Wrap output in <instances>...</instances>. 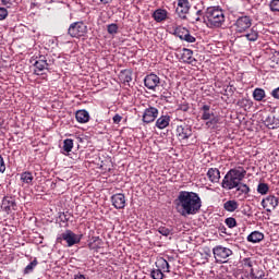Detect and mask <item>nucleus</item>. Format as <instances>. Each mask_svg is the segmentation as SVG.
I'll list each match as a JSON object with an SVG mask.
<instances>
[{
  "label": "nucleus",
  "instance_id": "3",
  "mask_svg": "<svg viewBox=\"0 0 279 279\" xmlns=\"http://www.w3.org/2000/svg\"><path fill=\"white\" fill-rule=\"evenodd\" d=\"M206 19L209 27H221L226 23V15L219 7H209L206 11Z\"/></svg>",
  "mask_w": 279,
  "mask_h": 279
},
{
  "label": "nucleus",
  "instance_id": "61",
  "mask_svg": "<svg viewBox=\"0 0 279 279\" xmlns=\"http://www.w3.org/2000/svg\"><path fill=\"white\" fill-rule=\"evenodd\" d=\"M65 141H71V138H66Z\"/></svg>",
  "mask_w": 279,
  "mask_h": 279
},
{
  "label": "nucleus",
  "instance_id": "50",
  "mask_svg": "<svg viewBox=\"0 0 279 279\" xmlns=\"http://www.w3.org/2000/svg\"><path fill=\"white\" fill-rule=\"evenodd\" d=\"M203 15H204V11L198 10L196 12V17L194 19V21H192V23H199V21H202V17H199V16H203Z\"/></svg>",
  "mask_w": 279,
  "mask_h": 279
},
{
  "label": "nucleus",
  "instance_id": "37",
  "mask_svg": "<svg viewBox=\"0 0 279 279\" xmlns=\"http://www.w3.org/2000/svg\"><path fill=\"white\" fill-rule=\"evenodd\" d=\"M107 32L108 34H110L111 36H114V34H118L119 33V25L112 23V24H109L107 26Z\"/></svg>",
  "mask_w": 279,
  "mask_h": 279
},
{
  "label": "nucleus",
  "instance_id": "48",
  "mask_svg": "<svg viewBox=\"0 0 279 279\" xmlns=\"http://www.w3.org/2000/svg\"><path fill=\"white\" fill-rule=\"evenodd\" d=\"M123 77H124V82H126L128 84H130V82H132V72L130 71H124L122 73Z\"/></svg>",
  "mask_w": 279,
  "mask_h": 279
},
{
  "label": "nucleus",
  "instance_id": "1",
  "mask_svg": "<svg viewBox=\"0 0 279 279\" xmlns=\"http://www.w3.org/2000/svg\"><path fill=\"white\" fill-rule=\"evenodd\" d=\"M174 205L181 217H191L202 209V198L195 192L181 191L174 199Z\"/></svg>",
  "mask_w": 279,
  "mask_h": 279
},
{
  "label": "nucleus",
  "instance_id": "10",
  "mask_svg": "<svg viewBox=\"0 0 279 279\" xmlns=\"http://www.w3.org/2000/svg\"><path fill=\"white\" fill-rule=\"evenodd\" d=\"M1 209L3 213H7V215H10L12 210H16V198L13 196H4L2 198Z\"/></svg>",
  "mask_w": 279,
  "mask_h": 279
},
{
  "label": "nucleus",
  "instance_id": "45",
  "mask_svg": "<svg viewBox=\"0 0 279 279\" xmlns=\"http://www.w3.org/2000/svg\"><path fill=\"white\" fill-rule=\"evenodd\" d=\"M225 93L227 95H234V93H236V87H234V85H232V84H229L227 86V88L225 89Z\"/></svg>",
  "mask_w": 279,
  "mask_h": 279
},
{
  "label": "nucleus",
  "instance_id": "2",
  "mask_svg": "<svg viewBox=\"0 0 279 279\" xmlns=\"http://www.w3.org/2000/svg\"><path fill=\"white\" fill-rule=\"evenodd\" d=\"M201 120L206 121L205 125L208 130H217L221 125V116L216 114L210 105H203L199 108Z\"/></svg>",
  "mask_w": 279,
  "mask_h": 279
},
{
  "label": "nucleus",
  "instance_id": "18",
  "mask_svg": "<svg viewBox=\"0 0 279 279\" xmlns=\"http://www.w3.org/2000/svg\"><path fill=\"white\" fill-rule=\"evenodd\" d=\"M170 123H171V116L163 114L157 119L155 125L156 128H158V130H165V128H169Z\"/></svg>",
  "mask_w": 279,
  "mask_h": 279
},
{
  "label": "nucleus",
  "instance_id": "16",
  "mask_svg": "<svg viewBox=\"0 0 279 279\" xmlns=\"http://www.w3.org/2000/svg\"><path fill=\"white\" fill-rule=\"evenodd\" d=\"M229 173L234 178L235 182L241 184L247 175V171L243 167H238L229 170Z\"/></svg>",
  "mask_w": 279,
  "mask_h": 279
},
{
  "label": "nucleus",
  "instance_id": "23",
  "mask_svg": "<svg viewBox=\"0 0 279 279\" xmlns=\"http://www.w3.org/2000/svg\"><path fill=\"white\" fill-rule=\"evenodd\" d=\"M263 239H265V234L263 232L253 231L247 235L246 241H248V243H260Z\"/></svg>",
  "mask_w": 279,
  "mask_h": 279
},
{
  "label": "nucleus",
  "instance_id": "22",
  "mask_svg": "<svg viewBox=\"0 0 279 279\" xmlns=\"http://www.w3.org/2000/svg\"><path fill=\"white\" fill-rule=\"evenodd\" d=\"M168 14H169V12H167V10L157 9L153 13V19H154V21H156V23H162V21H167Z\"/></svg>",
  "mask_w": 279,
  "mask_h": 279
},
{
  "label": "nucleus",
  "instance_id": "27",
  "mask_svg": "<svg viewBox=\"0 0 279 279\" xmlns=\"http://www.w3.org/2000/svg\"><path fill=\"white\" fill-rule=\"evenodd\" d=\"M245 38L250 41V43H256V40H258L259 38V33H258V29H256V27H252L250 29L248 33H246L245 35Z\"/></svg>",
  "mask_w": 279,
  "mask_h": 279
},
{
  "label": "nucleus",
  "instance_id": "19",
  "mask_svg": "<svg viewBox=\"0 0 279 279\" xmlns=\"http://www.w3.org/2000/svg\"><path fill=\"white\" fill-rule=\"evenodd\" d=\"M207 178L214 184H217L221 180V172L217 168H209L207 171Z\"/></svg>",
  "mask_w": 279,
  "mask_h": 279
},
{
  "label": "nucleus",
  "instance_id": "30",
  "mask_svg": "<svg viewBox=\"0 0 279 279\" xmlns=\"http://www.w3.org/2000/svg\"><path fill=\"white\" fill-rule=\"evenodd\" d=\"M21 180L24 184H32V182H34V174L29 171H25L21 174Z\"/></svg>",
  "mask_w": 279,
  "mask_h": 279
},
{
  "label": "nucleus",
  "instance_id": "38",
  "mask_svg": "<svg viewBox=\"0 0 279 279\" xmlns=\"http://www.w3.org/2000/svg\"><path fill=\"white\" fill-rule=\"evenodd\" d=\"M270 12H279V0H271L269 2Z\"/></svg>",
  "mask_w": 279,
  "mask_h": 279
},
{
  "label": "nucleus",
  "instance_id": "56",
  "mask_svg": "<svg viewBox=\"0 0 279 279\" xmlns=\"http://www.w3.org/2000/svg\"><path fill=\"white\" fill-rule=\"evenodd\" d=\"M74 279H86V277L82 274L74 275Z\"/></svg>",
  "mask_w": 279,
  "mask_h": 279
},
{
  "label": "nucleus",
  "instance_id": "35",
  "mask_svg": "<svg viewBox=\"0 0 279 279\" xmlns=\"http://www.w3.org/2000/svg\"><path fill=\"white\" fill-rule=\"evenodd\" d=\"M271 69H278L279 66V52H275L270 58Z\"/></svg>",
  "mask_w": 279,
  "mask_h": 279
},
{
  "label": "nucleus",
  "instance_id": "57",
  "mask_svg": "<svg viewBox=\"0 0 279 279\" xmlns=\"http://www.w3.org/2000/svg\"><path fill=\"white\" fill-rule=\"evenodd\" d=\"M0 129H5V121L3 119H0Z\"/></svg>",
  "mask_w": 279,
  "mask_h": 279
},
{
  "label": "nucleus",
  "instance_id": "20",
  "mask_svg": "<svg viewBox=\"0 0 279 279\" xmlns=\"http://www.w3.org/2000/svg\"><path fill=\"white\" fill-rule=\"evenodd\" d=\"M75 119L77 123H88L90 121V114L86 109H81L75 112Z\"/></svg>",
  "mask_w": 279,
  "mask_h": 279
},
{
  "label": "nucleus",
  "instance_id": "59",
  "mask_svg": "<svg viewBox=\"0 0 279 279\" xmlns=\"http://www.w3.org/2000/svg\"><path fill=\"white\" fill-rule=\"evenodd\" d=\"M221 232H223V234H226V227H221Z\"/></svg>",
  "mask_w": 279,
  "mask_h": 279
},
{
  "label": "nucleus",
  "instance_id": "13",
  "mask_svg": "<svg viewBox=\"0 0 279 279\" xmlns=\"http://www.w3.org/2000/svg\"><path fill=\"white\" fill-rule=\"evenodd\" d=\"M263 208H266L267 213H271V210H276L278 208V197L274 195H269L262 201Z\"/></svg>",
  "mask_w": 279,
  "mask_h": 279
},
{
  "label": "nucleus",
  "instance_id": "33",
  "mask_svg": "<svg viewBox=\"0 0 279 279\" xmlns=\"http://www.w3.org/2000/svg\"><path fill=\"white\" fill-rule=\"evenodd\" d=\"M186 33H189V29L186 27H177L174 29V35L180 38V40H183L184 36H186Z\"/></svg>",
  "mask_w": 279,
  "mask_h": 279
},
{
  "label": "nucleus",
  "instance_id": "43",
  "mask_svg": "<svg viewBox=\"0 0 279 279\" xmlns=\"http://www.w3.org/2000/svg\"><path fill=\"white\" fill-rule=\"evenodd\" d=\"M0 1H1V5H3L4 8H12V5L16 3V0H0Z\"/></svg>",
  "mask_w": 279,
  "mask_h": 279
},
{
  "label": "nucleus",
  "instance_id": "31",
  "mask_svg": "<svg viewBox=\"0 0 279 279\" xmlns=\"http://www.w3.org/2000/svg\"><path fill=\"white\" fill-rule=\"evenodd\" d=\"M157 232H159V234H161L162 236H169V235L173 234V228L160 226L157 229Z\"/></svg>",
  "mask_w": 279,
  "mask_h": 279
},
{
  "label": "nucleus",
  "instance_id": "17",
  "mask_svg": "<svg viewBox=\"0 0 279 279\" xmlns=\"http://www.w3.org/2000/svg\"><path fill=\"white\" fill-rule=\"evenodd\" d=\"M111 204L117 208V210L125 208V195L121 193L113 194L111 196Z\"/></svg>",
  "mask_w": 279,
  "mask_h": 279
},
{
  "label": "nucleus",
  "instance_id": "7",
  "mask_svg": "<svg viewBox=\"0 0 279 279\" xmlns=\"http://www.w3.org/2000/svg\"><path fill=\"white\" fill-rule=\"evenodd\" d=\"M213 254L216 263H228L227 259L229 256H232V250L222 245H217L213 248Z\"/></svg>",
  "mask_w": 279,
  "mask_h": 279
},
{
  "label": "nucleus",
  "instance_id": "24",
  "mask_svg": "<svg viewBox=\"0 0 279 279\" xmlns=\"http://www.w3.org/2000/svg\"><path fill=\"white\" fill-rule=\"evenodd\" d=\"M181 60L187 64H193L195 62V58H193V50L183 48Z\"/></svg>",
  "mask_w": 279,
  "mask_h": 279
},
{
  "label": "nucleus",
  "instance_id": "51",
  "mask_svg": "<svg viewBox=\"0 0 279 279\" xmlns=\"http://www.w3.org/2000/svg\"><path fill=\"white\" fill-rule=\"evenodd\" d=\"M243 265H244V267H248L250 269H252V267H254V263L252 262L251 258H244Z\"/></svg>",
  "mask_w": 279,
  "mask_h": 279
},
{
  "label": "nucleus",
  "instance_id": "25",
  "mask_svg": "<svg viewBox=\"0 0 279 279\" xmlns=\"http://www.w3.org/2000/svg\"><path fill=\"white\" fill-rule=\"evenodd\" d=\"M223 209L227 210V213H234L239 209V202L235 199L227 201L223 203Z\"/></svg>",
  "mask_w": 279,
  "mask_h": 279
},
{
  "label": "nucleus",
  "instance_id": "47",
  "mask_svg": "<svg viewBox=\"0 0 279 279\" xmlns=\"http://www.w3.org/2000/svg\"><path fill=\"white\" fill-rule=\"evenodd\" d=\"M159 265L161 267V269H166L167 272H169V262H167L165 258H161L159 260Z\"/></svg>",
  "mask_w": 279,
  "mask_h": 279
},
{
  "label": "nucleus",
  "instance_id": "4",
  "mask_svg": "<svg viewBox=\"0 0 279 279\" xmlns=\"http://www.w3.org/2000/svg\"><path fill=\"white\" fill-rule=\"evenodd\" d=\"M88 32V26L84 22H74L68 28V35L71 38H82L86 36Z\"/></svg>",
  "mask_w": 279,
  "mask_h": 279
},
{
  "label": "nucleus",
  "instance_id": "54",
  "mask_svg": "<svg viewBox=\"0 0 279 279\" xmlns=\"http://www.w3.org/2000/svg\"><path fill=\"white\" fill-rule=\"evenodd\" d=\"M5 171V161H3V157L0 156V173Z\"/></svg>",
  "mask_w": 279,
  "mask_h": 279
},
{
  "label": "nucleus",
  "instance_id": "29",
  "mask_svg": "<svg viewBox=\"0 0 279 279\" xmlns=\"http://www.w3.org/2000/svg\"><path fill=\"white\" fill-rule=\"evenodd\" d=\"M236 192L240 193V195H244V197H250V192L252 191L247 184L245 183H239L238 186H235Z\"/></svg>",
  "mask_w": 279,
  "mask_h": 279
},
{
  "label": "nucleus",
  "instance_id": "58",
  "mask_svg": "<svg viewBox=\"0 0 279 279\" xmlns=\"http://www.w3.org/2000/svg\"><path fill=\"white\" fill-rule=\"evenodd\" d=\"M100 2L106 5L107 3H112V0H100Z\"/></svg>",
  "mask_w": 279,
  "mask_h": 279
},
{
  "label": "nucleus",
  "instance_id": "6",
  "mask_svg": "<svg viewBox=\"0 0 279 279\" xmlns=\"http://www.w3.org/2000/svg\"><path fill=\"white\" fill-rule=\"evenodd\" d=\"M62 241L68 243V247H73V245H77L82 241V235H77L71 230H65L57 238V243H62Z\"/></svg>",
  "mask_w": 279,
  "mask_h": 279
},
{
  "label": "nucleus",
  "instance_id": "53",
  "mask_svg": "<svg viewBox=\"0 0 279 279\" xmlns=\"http://www.w3.org/2000/svg\"><path fill=\"white\" fill-rule=\"evenodd\" d=\"M161 99H171V93L169 90H163L161 94Z\"/></svg>",
  "mask_w": 279,
  "mask_h": 279
},
{
  "label": "nucleus",
  "instance_id": "21",
  "mask_svg": "<svg viewBox=\"0 0 279 279\" xmlns=\"http://www.w3.org/2000/svg\"><path fill=\"white\" fill-rule=\"evenodd\" d=\"M88 247L94 252H99L104 247V241L99 236H93L88 243Z\"/></svg>",
  "mask_w": 279,
  "mask_h": 279
},
{
  "label": "nucleus",
  "instance_id": "34",
  "mask_svg": "<svg viewBox=\"0 0 279 279\" xmlns=\"http://www.w3.org/2000/svg\"><path fill=\"white\" fill-rule=\"evenodd\" d=\"M257 193H259V195H267V193H269V185L267 183H259Z\"/></svg>",
  "mask_w": 279,
  "mask_h": 279
},
{
  "label": "nucleus",
  "instance_id": "39",
  "mask_svg": "<svg viewBox=\"0 0 279 279\" xmlns=\"http://www.w3.org/2000/svg\"><path fill=\"white\" fill-rule=\"evenodd\" d=\"M225 223L231 229L236 228V219L233 217L226 218Z\"/></svg>",
  "mask_w": 279,
  "mask_h": 279
},
{
  "label": "nucleus",
  "instance_id": "5",
  "mask_svg": "<svg viewBox=\"0 0 279 279\" xmlns=\"http://www.w3.org/2000/svg\"><path fill=\"white\" fill-rule=\"evenodd\" d=\"M233 27L235 34H245V32L252 27V17L250 15L239 16L235 20Z\"/></svg>",
  "mask_w": 279,
  "mask_h": 279
},
{
  "label": "nucleus",
  "instance_id": "52",
  "mask_svg": "<svg viewBox=\"0 0 279 279\" xmlns=\"http://www.w3.org/2000/svg\"><path fill=\"white\" fill-rule=\"evenodd\" d=\"M265 124L267 125V128H269V130H276V125L274 124V122H271V118L268 117L265 121Z\"/></svg>",
  "mask_w": 279,
  "mask_h": 279
},
{
  "label": "nucleus",
  "instance_id": "42",
  "mask_svg": "<svg viewBox=\"0 0 279 279\" xmlns=\"http://www.w3.org/2000/svg\"><path fill=\"white\" fill-rule=\"evenodd\" d=\"M182 40H185V43H195L197 39L191 35L190 31H187Z\"/></svg>",
  "mask_w": 279,
  "mask_h": 279
},
{
  "label": "nucleus",
  "instance_id": "41",
  "mask_svg": "<svg viewBox=\"0 0 279 279\" xmlns=\"http://www.w3.org/2000/svg\"><path fill=\"white\" fill-rule=\"evenodd\" d=\"M177 110H181V112H189V110H191V106L189 105V102L184 101V102L178 105Z\"/></svg>",
  "mask_w": 279,
  "mask_h": 279
},
{
  "label": "nucleus",
  "instance_id": "9",
  "mask_svg": "<svg viewBox=\"0 0 279 279\" xmlns=\"http://www.w3.org/2000/svg\"><path fill=\"white\" fill-rule=\"evenodd\" d=\"M144 86L148 88V90H156L160 86V76L150 73L144 78Z\"/></svg>",
  "mask_w": 279,
  "mask_h": 279
},
{
  "label": "nucleus",
  "instance_id": "8",
  "mask_svg": "<svg viewBox=\"0 0 279 279\" xmlns=\"http://www.w3.org/2000/svg\"><path fill=\"white\" fill-rule=\"evenodd\" d=\"M191 12V2L189 0H177L175 14L181 21H189V13Z\"/></svg>",
  "mask_w": 279,
  "mask_h": 279
},
{
  "label": "nucleus",
  "instance_id": "46",
  "mask_svg": "<svg viewBox=\"0 0 279 279\" xmlns=\"http://www.w3.org/2000/svg\"><path fill=\"white\" fill-rule=\"evenodd\" d=\"M39 61V62H47V57L45 54H38V56H35V57H32V62L34 61Z\"/></svg>",
  "mask_w": 279,
  "mask_h": 279
},
{
  "label": "nucleus",
  "instance_id": "12",
  "mask_svg": "<svg viewBox=\"0 0 279 279\" xmlns=\"http://www.w3.org/2000/svg\"><path fill=\"white\" fill-rule=\"evenodd\" d=\"M177 138L179 141H186V138H191L193 136V129L189 125H178L175 130Z\"/></svg>",
  "mask_w": 279,
  "mask_h": 279
},
{
  "label": "nucleus",
  "instance_id": "32",
  "mask_svg": "<svg viewBox=\"0 0 279 279\" xmlns=\"http://www.w3.org/2000/svg\"><path fill=\"white\" fill-rule=\"evenodd\" d=\"M38 266V259H34L33 262H31L23 270V274L25 276H27V274H32L34 271V268H36Z\"/></svg>",
  "mask_w": 279,
  "mask_h": 279
},
{
  "label": "nucleus",
  "instance_id": "28",
  "mask_svg": "<svg viewBox=\"0 0 279 279\" xmlns=\"http://www.w3.org/2000/svg\"><path fill=\"white\" fill-rule=\"evenodd\" d=\"M267 97V94L265 93V89L263 88H255L253 92V99L255 101H263Z\"/></svg>",
  "mask_w": 279,
  "mask_h": 279
},
{
  "label": "nucleus",
  "instance_id": "15",
  "mask_svg": "<svg viewBox=\"0 0 279 279\" xmlns=\"http://www.w3.org/2000/svg\"><path fill=\"white\" fill-rule=\"evenodd\" d=\"M242 279H267V275L260 268H251L250 272H244Z\"/></svg>",
  "mask_w": 279,
  "mask_h": 279
},
{
  "label": "nucleus",
  "instance_id": "36",
  "mask_svg": "<svg viewBox=\"0 0 279 279\" xmlns=\"http://www.w3.org/2000/svg\"><path fill=\"white\" fill-rule=\"evenodd\" d=\"M62 149V154H70L73 149V141H64Z\"/></svg>",
  "mask_w": 279,
  "mask_h": 279
},
{
  "label": "nucleus",
  "instance_id": "60",
  "mask_svg": "<svg viewBox=\"0 0 279 279\" xmlns=\"http://www.w3.org/2000/svg\"><path fill=\"white\" fill-rule=\"evenodd\" d=\"M32 145H33V147L36 146V141H33V142H32Z\"/></svg>",
  "mask_w": 279,
  "mask_h": 279
},
{
  "label": "nucleus",
  "instance_id": "14",
  "mask_svg": "<svg viewBox=\"0 0 279 279\" xmlns=\"http://www.w3.org/2000/svg\"><path fill=\"white\" fill-rule=\"evenodd\" d=\"M221 186L222 189H226V191H232V189L239 186V183L236 182L235 178L228 171L222 179Z\"/></svg>",
  "mask_w": 279,
  "mask_h": 279
},
{
  "label": "nucleus",
  "instance_id": "11",
  "mask_svg": "<svg viewBox=\"0 0 279 279\" xmlns=\"http://www.w3.org/2000/svg\"><path fill=\"white\" fill-rule=\"evenodd\" d=\"M158 119V108L149 106L144 110L142 121L144 123H154Z\"/></svg>",
  "mask_w": 279,
  "mask_h": 279
},
{
  "label": "nucleus",
  "instance_id": "40",
  "mask_svg": "<svg viewBox=\"0 0 279 279\" xmlns=\"http://www.w3.org/2000/svg\"><path fill=\"white\" fill-rule=\"evenodd\" d=\"M150 276H151L153 279H162V278H165V275L162 274V270H160V269L153 270L150 272Z\"/></svg>",
  "mask_w": 279,
  "mask_h": 279
},
{
  "label": "nucleus",
  "instance_id": "44",
  "mask_svg": "<svg viewBox=\"0 0 279 279\" xmlns=\"http://www.w3.org/2000/svg\"><path fill=\"white\" fill-rule=\"evenodd\" d=\"M8 9L0 7V21H5L8 19Z\"/></svg>",
  "mask_w": 279,
  "mask_h": 279
},
{
  "label": "nucleus",
  "instance_id": "26",
  "mask_svg": "<svg viewBox=\"0 0 279 279\" xmlns=\"http://www.w3.org/2000/svg\"><path fill=\"white\" fill-rule=\"evenodd\" d=\"M33 65L35 66V75H40V72L45 71V69H48L49 63L47 61L35 60Z\"/></svg>",
  "mask_w": 279,
  "mask_h": 279
},
{
  "label": "nucleus",
  "instance_id": "49",
  "mask_svg": "<svg viewBox=\"0 0 279 279\" xmlns=\"http://www.w3.org/2000/svg\"><path fill=\"white\" fill-rule=\"evenodd\" d=\"M112 121L116 125H119V123H121V121H123V117H121V114L116 113L112 118Z\"/></svg>",
  "mask_w": 279,
  "mask_h": 279
},
{
  "label": "nucleus",
  "instance_id": "55",
  "mask_svg": "<svg viewBox=\"0 0 279 279\" xmlns=\"http://www.w3.org/2000/svg\"><path fill=\"white\" fill-rule=\"evenodd\" d=\"M59 219H61V221H69V213L60 214Z\"/></svg>",
  "mask_w": 279,
  "mask_h": 279
}]
</instances>
